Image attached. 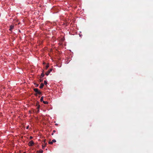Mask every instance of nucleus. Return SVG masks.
<instances>
[{
  "mask_svg": "<svg viewBox=\"0 0 153 153\" xmlns=\"http://www.w3.org/2000/svg\"><path fill=\"white\" fill-rule=\"evenodd\" d=\"M34 144V143L33 140H31V141H30L28 143V145L30 146H33V145Z\"/></svg>",
  "mask_w": 153,
  "mask_h": 153,
  "instance_id": "f257e3e1",
  "label": "nucleus"
},
{
  "mask_svg": "<svg viewBox=\"0 0 153 153\" xmlns=\"http://www.w3.org/2000/svg\"><path fill=\"white\" fill-rule=\"evenodd\" d=\"M36 103V106L37 107V108L38 109L37 112H38L39 111V109L40 107V105L39 104V102H37Z\"/></svg>",
  "mask_w": 153,
  "mask_h": 153,
  "instance_id": "f03ea898",
  "label": "nucleus"
},
{
  "mask_svg": "<svg viewBox=\"0 0 153 153\" xmlns=\"http://www.w3.org/2000/svg\"><path fill=\"white\" fill-rule=\"evenodd\" d=\"M52 69H50L47 72L45 73V74L47 76H48L50 73L51 71H52Z\"/></svg>",
  "mask_w": 153,
  "mask_h": 153,
  "instance_id": "7ed1b4c3",
  "label": "nucleus"
},
{
  "mask_svg": "<svg viewBox=\"0 0 153 153\" xmlns=\"http://www.w3.org/2000/svg\"><path fill=\"white\" fill-rule=\"evenodd\" d=\"M14 27V25H11L10 26V28L9 29V30L10 31H11L12 30L13 28Z\"/></svg>",
  "mask_w": 153,
  "mask_h": 153,
  "instance_id": "20e7f679",
  "label": "nucleus"
},
{
  "mask_svg": "<svg viewBox=\"0 0 153 153\" xmlns=\"http://www.w3.org/2000/svg\"><path fill=\"white\" fill-rule=\"evenodd\" d=\"M44 86V84H43V83H42L40 84V86H39V88H43V87Z\"/></svg>",
  "mask_w": 153,
  "mask_h": 153,
  "instance_id": "39448f33",
  "label": "nucleus"
},
{
  "mask_svg": "<svg viewBox=\"0 0 153 153\" xmlns=\"http://www.w3.org/2000/svg\"><path fill=\"white\" fill-rule=\"evenodd\" d=\"M33 90L35 92H36L37 93L39 91V90L37 88H34Z\"/></svg>",
  "mask_w": 153,
  "mask_h": 153,
  "instance_id": "423d86ee",
  "label": "nucleus"
},
{
  "mask_svg": "<svg viewBox=\"0 0 153 153\" xmlns=\"http://www.w3.org/2000/svg\"><path fill=\"white\" fill-rule=\"evenodd\" d=\"M44 104H48V102L47 101H43V102H42Z\"/></svg>",
  "mask_w": 153,
  "mask_h": 153,
  "instance_id": "0eeeda50",
  "label": "nucleus"
},
{
  "mask_svg": "<svg viewBox=\"0 0 153 153\" xmlns=\"http://www.w3.org/2000/svg\"><path fill=\"white\" fill-rule=\"evenodd\" d=\"M43 97L42 96V97H41V99H40V101L41 102H43V101H44L43 100Z\"/></svg>",
  "mask_w": 153,
  "mask_h": 153,
  "instance_id": "6e6552de",
  "label": "nucleus"
},
{
  "mask_svg": "<svg viewBox=\"0 0 153 153\" xmlns=\"http://www.w3.org/2000/svg\"><path fill=\"white\" fill-rule=\"evenodd\" d=\"M44 76V74L43 73H42V74H41V77H43Z\"/></svg>",
  "mask_w": 153,
  "mask_h": 153,
  "instance_id": "1a4fd4ad",
  "label": "nucleus"
},
{
  "mask_svg": "<svg viewBox=\"0 0 153 153\" xmlns=\"http://www.w3.org/2000/svg\"><path fill=\"white\" fill-rule=\"evenodd\" d=\"M43 152V151L42 150H40L39 151V152L40 153H42Z\"/></svg>",
  "mask_w": 153,
  "mask_h": 153,
  "instance_id": "9d476101",
  "label": "nucleus"
},
{
  "mask_svg": "<svg viewBox=\"0 0 153 153\" xmlns=\"http://www.w3.org/2000/svg\"><path fill=\"white\" fill-rule=\"evenodd\" d=\"M44 83L45 85H46L47 84V81L45 80L44 81Z\"/></svg>",
  "mask_w": 153,
  "mask_h": 153,
  "instance_id": "9b49d317",
  "label": "nucleus"
},
{
  "mask_svg": "<svg viewBox=\"0 0 153 153\" xmlns=\"http://www.w3.org/2000/svg\"><path fill=\"white\" fill-rule=\"evenodd\" d=\"M43 142L46 145L47 143H45L46 140H43Z\"/></svg>",
  "mask_w": 153,
  "mask_h": 153,
  "instance_id": "f8f14e48",
  "label": "nucleus"
},
{
  "mask_svg": "<svg viewBox=\"0 0 153 153\" xmlns=\"http://www.w3.org/2000/svg\"><path fill=\"white\" fill-rule=\"evenodd\" d=\"M48 67H49V65H47L46 66V68H45L46 69H47L48 68Z\"/></svg>",
  "mask_w": 153,
  "mask_h": 153,
  "instance_id": "ddd939ff",
  "label": "nucleus"
},
{
  "mask_svg": "<svg viewBox=\"0 0 153 153\" xmlns=\"http://www.w3.org/2000/svg\"><path fill=\"white\" fill-rule=\"evenodd\" d=\"M52 141L53 142V143H55V142H56V141L55 139H53L52 140Z\"/></svg>",
  "mask_w": 153,
  "mask_h": 153,
  "instance_id": "4468645a",
  "label": "nucleus"
},
{
  "mask_svg": "<svg viewBox=\"0 0 153 153\" xmlns=\"http://www.w3.org/2000/svg\"><path fill=\"white\" fill-rule=\"evenodd\" d=\"M37 94H42V93L41 92H40V91H39L38 92Z\"/></svg>",
  "mask_w": 153,
  "mask_h": 153,
  "instance_id": "2eb2a0df",
  "label": "nucleus"
},
{
  "mask_svg": "<svg viewBox=\"0 0 153 153\" xmlns=\"http://www.w3.org/2000/svg\"><path fill=\"white\" fill-rule=\"evenodd\" d=\"M53 143V142L52 141H51V142H49V143L50 144H52Z\"/></svg>",
  "mask_w": 153,
  "mask_h": 153,
  "instance_id": "dca6fc26",
  "label": "nucleus"
},
{
  "mask_svg": "<svg viewBox=\"0 0 153 153\" xmlns=\"http://www.w3.org/2000/svg\"><path fill=\"white\" fill-rule=\"evenodd\" d=\"M46 144H45V145H44H44H42V148H43V149H44L45 147V146H46Z\"/></svg>",
  "mask_w": 153,
  "mask_h": 153,
  "instance_id": "f3484780",
  "label": "nucleus"
},
{
  "mask_svg": "<svg viewBox=\"0 0 153 153\" xmlns=\"http://www.w3.org/2000/svg\"><path fill=\"white\" fill-rule=\"evenodd\" d=\"M35 85H36V87H38L39 85L37 84H35Z\"/></svg>",
  "mask_w": 153,
  "mask_h": 153,
  "instance_id": "a211bd4d",
  "label": "nucleus"
},
{
  "mask_svg": "<svg viewBox=\"0 0 153 153\" xmlns=\"http://www.w3.org/2000/svg\"><path fill=\"white\" fill-rule=\"evenodd\" d=\"M33 138V137H32V136H30V139H32V138Z\"/></svg>",
  "mask_w": 153,
  "mask_h": 153,
  "instance_id": "6ab92c4d",
  "label": "nucleus"
},
{
  "mask_svg": "<svg viewBox=\"0 0 153 153\" xmlns=\"http://www.w3.org/2000/svg\"><path fill=\"white\" fill-rule=\"evenodd\" d=\"M55 131H55V130H53V132H55Z\"/></svg>",
  "mask_w": 153,
  "mask_h": 153,
  "instance_id": "aec40b11",
  "label": "nucleus"
},
{
  "mask_svg": "<svg viewBox=\"0 0 153 153\" xmlns=\"http://www.w3.org/2000/svg\"><path fill=\"white\" fill-rule=\"evenodd\" d=\"M28 128V126H27V128H26L27 129Z\"/></svg>",
  "mask_w": 153,
  "mask_h": 153,
  "instance_id": "412c9836",
  "label": "nucleus"
},
{
  "mask_svg": "<svg viewBox=\"0 0 153 153\" xmlns=\"http://www.w3.org/2000/svg\"><path fill=\"white\" fill-rule=\"evenodd\" d=\"M53 133H52V135H53Z\"/></svg>",
  "mask_w": 153,
  "mask_h": 153,
  "instance_id": "4be33fe9",
  "label": "nucleus"
},
{
  "mask_svg": "<svg viewBox=\"0 0 153 153\" xmlns=\"http://www.w3.org/2000/svg\"><path fill=\"white\" fill-rule=\"evenodd\" d=\"M42 81V80H40V82H41Z\"/></svg>",
  "mask_w": 153,
  "mask_h": 153,
  "instance_id": "5701e85b",
  "label": "nucleus"
},
{
  "mask_svg": "<svg viewBox=\"0 0 153 153\" xmlns=\"http://www.w3.org/2000/svg\"><path fill=\"white\" fill-rule=\"evenodd\" d=\"M35 95L36 96L37 95V94H35Z\"/></svg>",
  "mask_w": 153,
  "mask_h": 153,
  "instance_id": "b1692460",
  "label": "nucleus"
}]
</instances>
